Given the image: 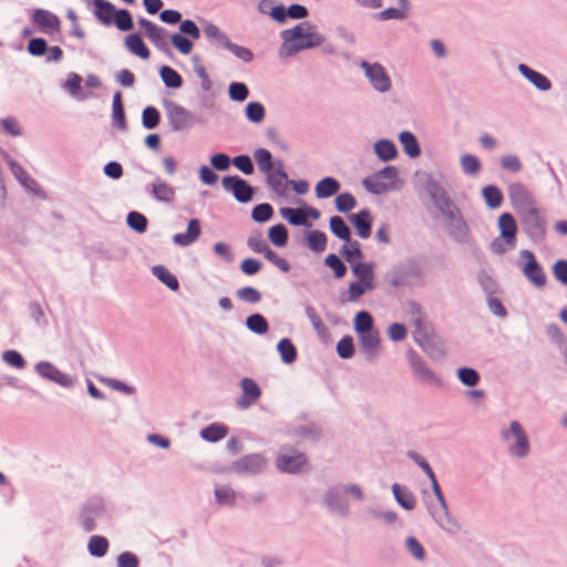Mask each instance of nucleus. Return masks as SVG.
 <instances>
[{
  "instance_id": "42",
  "label": "nucleus",
  "mask_w": 567,
  "mask_h": 567,
  "mask_svg": "<svg viewBox=\"0 0 567 567\" xmlns=\"http://www.w3.org/2000/svg\"><path fill=\"white\" fill-rule=\"evenodd\" d=\"M258 168L265 174L274 168L271 153L266 148H258L254 153Z\"/></svg>"
},
{
  "instance_id": "32",
  "label": "nucleus",
  "mask_w": 567,
  "mask_h": 567,
  "mask_svg": "<svg viewBox=\"0 0 567 567\" xmlns=\"http://www.w3.org/2000/svg\"><path fill=\"white\" fill-rule=\"evenodd\" d=\"M399 140H400V143L404 150V152L410 156V157H416L420 155V147H419V143L415 138V136L405 131V132H402L399 136Z\"/></svg>"
},
{
  "instance_id": "34",
  "label": "nucleus",
  "mask_w": 567,
  "mask_h": 567,
  "mask_svg": "<svg viewBox=\"0 0 567 567\" xmlns=\"http://www.w3.org/2000/svg\"><path fill=\"white\" fill-rule=\"evenodd\" d=\"M341 254L346 258L348 262L352 266L353 264L361 261L362 259V252L360 249V244L358 241H352L351 238L349 241H346L344 246L342 247Z\"/></svg>"
},
{
  "instance_id": "12",
  "label": "nucleus",
  "mask_w": 567,
  "mask_h": 567,
  "mask_svg": "<svg viewBox=\"0 0 567 567\" xmlns=\"http://www.w3.org/2000/svg\"><path fill=\"white\" fill-rule=\"evenodd\" d=\"M33 22L41 29L42 32L52 34L59 31V18L43 9H37L32 16Z\"/></svg>"
},
{
  "instance_id": "31",
  "label": "nucleus",
  "mask_w": 567,
  "mask_h": 567,
  "mask_svg": "<svg viewBox=\"0 0 567 567\" xmlns=\"http://www.w3.org/2000/svg\"><path fill=\"white\" fill-rule=\"evenodd\" d=\"M227 435V427L223 424L213 423L200 431V436L208 442H217Z\"/></svg>"
},
{
  "instance_id": "58",
  "label": "nucleus",
  "mask_w": 567,
  "mask_h": 567,
  "mask_svg": "<svg viewBox=\"0 0 567 567\" xmlns=\"http://www.w3.org/2000/svg\"><path fill=\"white\" fill-rule=\"evenodd\" d=\"M224 48L228 49L234 55L244 62H250L254 58L252 52L248 48L235 44L230 40H228Z\"/></svg>"
},
{
  "instance_id": "24",
  "label": "nucleus",
  "mask_w": 567,
  "mask_h": 567,
  "mask_svg": "<svg viewBox=\"0 0 567 567\" xmlns=\"http://www.w3.org/2000/svg\"><path fill=\"white\" fill-rule=\"evenodd\" d=\"M94 14L104 24H112L115 14V7L106 0H94Z\"/></svg>"
},
{
  "instance_id": "19",
  "label": "nucleus",
  "mask_w": 567,
  "mask_h": 567,
  "mask_svg": "<svg viewBox=\"0 0 567 567\" xmlns=\"http://www.w3.org/2000/svg\"><path fill=\"white\" fill-rule=\"evenodd\" d=\"M276 169L266 173L269 185L277 193H282L289 183L288 175L282 171V162H276Z\"/></svg>"
},
{
  "instance_id": "29",
  "label": "nucleus",
  "mask_w": 567,
  "mask_h": 567,
  "mask_svg": "<svg viewBox=\"0 0 567 567\" xmlns=\"http://www.w3.org/2000/svg\"><path fill=\"white\" fill-rule=\"evenodd\" d=\"M362 184L365 187V189L372 194H382L393 188L392 185H390L388 182L382 181L375 174L365 177L362 181Z\"/></svg>"
},
{
  "instance_id": "54",
  "label": "nucleus",
  "mask_w": 567,
  "mask_h": 567,
  "mask_svg": "<svg viewBox=\"0 0 567 567\" xmlns=\"http://www.w3.org/2000/svg\"><path fill=\"white\" fill-rule=\"evenodd\" d=\"M113 23L122 31H128L133 28V20L127 10L115 11Z\"/></svg>"
},
{
  "instance_id": "13",
  "label": "nucleus",
  "mask_w": 567,
  "mask_h": 567,
  "mask_svg": "<svg viewBox=\"0 0 567 567\" xmlns=\"http://www.w3.org/2000/svg\"><path fill=\"white\" fill-rule=\"evenodd\" d=\"M138 22L144 29L145 35L150 39V41L158 49L164 50V48L167 45V34L165 30L146 19H140Z\"/></svg>"
},
{
  "instance_id": "43",
  "label": "nucleus",
  "mask_w": 567,
  "mask_h": 567,
  "mask_svg": "<svg viewBox=\"0 0 567 567\" xmlns=\"http://www.w3.org/2000/svg\"><path fill=\"white\" fill-rule=\"evenodd\" d=\"M246 326L250 331L258 334H264L269 329L267 320L259 313L249 316L246 320Z\"/></svg>"
},
{
  "instance_id": "38",
  "label": "nucleus",
  "mask_w": 567,
  "mask_h": 567,
  "mask_svg": "<svg viewBox=\"0 0 567 567\" xmlns=\"http://www.w3.org/2000/svg\"><path fill=\"white\" fill-rule=\"evenodd\" d=\"M153 274L158 280L166 285L172 290H177L179 287L177 278L164 266H155Z\"/></svg>"
},
{
  "instance_id": "44",
  "label": "nucleus",
  "mask_w": 567,
  "mask_h": 567,
  "mask_svg": "<svg viewBox=\"0 0 567 567\" xmlns=\"http://www.w3.org/2000/svg\"><path fill=\"white\" fill-rule=\"evenodd\" d=\"M483 196L486 204L492 208H497L502 205L503 194L498 187L489 185L483 188Z\"/></svg>"
},
{
  "instance_id": "57",
  "label": "nucleus",
  "mask_w": 567,
  "mask_h": 567,
  "mask_svg": "<svg viewBox=\"0 0 567 567\" xmlns=\"http://www.w3.org/2000/svg\"><path fill=\"white\" fill-rule=\"evenodd\" d=\"M237 297L247 303H258L261 300V293L254 287H244L237 291Z\"/></svg>"
},
{
  "instance_id": "36",
  "label": "nucleus",
  "mask_w": 567,
  "mask_h": 567,
  "mask_svg": "<svg viewBox=\"0 0 567 567\" xmlns=\"http://www.w3.org/2000/svg\"><path fill=\"white\" fill-rule=\"evenodd\" d=\"M161 78L167 87L177 89L183 84V79L173 68L164 65L159 70Z\"/></svg>"
},
{
  "instance_id": "39",
  "label": "nucleus",
  "mask_w": 567,
  "mask_h": 567,
  "mask_svg": "<svg viewBox=\"0 0 567 567\" xmlns=\"http://www.w3.org/2000/svg\"><path fill=\"white\" fill-rule=\"evenodd\" d=\"M277 349L280 353L281 360L285 363L289 364V363H292L296 361L297 350H296V347L293 346V343L289 339H287V338L281 339L278 342Z\"/></svg>"
},
{
  "instance_id": "47",
  "label": "nucleus",
  "mask_w": 567,
  "mask_h": 567,
  "mask_svg": "<svg viewBox=\"0 0 567 567\" xmlns=\"http://www.w3.org/2000/svg\"><path fill=\"white\" fill-rule=\"evenodd\" d=\"M324 264L332 269L334 277L340 279L343 278L347 274V267L342 262V260L334 254H329L326 259Z\"/></svg>"
},
{
  "instance_id": "15",
  "label": "nucleus",
  "mask_w": 567,
  "mask_h": 567,
  "mask_svg": "<svg viewBox=\"0 0 567 567\" xmlns=\"http://www.w3.org/2000/svg\"><path fill=\"white\" fill-rule=\"evenodd\" d=\"M243 395L238 400V405L243 409L249 408L256 403L261 395L259 385L250 378H244L241 380Z\"/></svg>"
},
{
  "instance_id": "7",
  "label": "nucleus",
  "mask_w": 567,
  "mask_h": 567,
  "mask_svg": "<svg viewBox=\"0 0 567 567\" xmlns=\"http://www.w3.org/2000/svg\"><path fill=\"white\" fill-rule=\"evenodd\" d=\"M221 184L240 203H247L252 198V187L239 176H225Z\"/></svg>"
},
{
  "instance_id": "45",
  "label": "nucleus",
  "mask_w": 567,
  "mask_h": 567,
  "mask_svg": "<svg viewBox=\"0 0 567 567\" xmlns=\"http://www.w3.org/2000/svg\"><path fill=\"white\" fill-rule=\"evenodd\" d=\"M268 236L270 241L277 247H284L288 241V233L282 224L270 227Z\"/></svg>"
},
{
  "instance_id": "30",
  "label": "nucleus",
  "mask_w": 567,
  "mask_h": 567,
  "mask_svg": "<svg viewBox=\"0 0 567 567\" xmlns=\"http://www.w3.org/2000/svg\"><path fill=\"white\" fill-rule=\"evenodd\" d=\"M307 246L316 252H321L327 247V236L320 230H311L306 235Z\"/></svg>"
},
{
  "instance_id": "23",
  "label": "nucleus",
  "mask_w": 567,
  "mask_h": 567,
  "mask_svg": "<svg viewBox=\"0 0 567 567\" xmlns=\"http://www.w3.org/2000/svg\"><path fill=\"white\" fill-rule=\"evenodd\" d=\"M8 164L14 177L21 183L23 187L29 190L35 192L39 187L38 183L30 177V175L23 169L21 165L8 158Z\"/></svg>"
},
{
  "instance_id": "10",
  "label": "nucleus",
  "mask_w": 567,
  "mask_h": 567,
  "mask_svg": "<svg viewBox=\"0 0 567 567\" xmlns=\"http://www.w3.org/2000/svg\"><path fill=\"white\" fill-rule=\"evenodd\" d=\"M270 17L279 22H286L287 18L291 19H303L308 16V10L301 4H291L288 9L284 6L274 7L270 11Z\"/></svg>"
},
{
  "instance_id": "21",
  "label": "nucleus",
  "mask_w": 567,
  "mask_h": 567,
  "mask_svg": "<svg viewBox=\"0 0 567 567\" xmlns=\"http://www.w3.org/2000/svg\"><path fill=\"white\" fill-rule=\"evenodd\" d=\"M340 189V183L333 177H324L320 179L315 187L318 198H328L336 195Z\"/></svg>"
},
{
  "instance_id": "28",
  "label": "nucleus",
  "mask_w": 567,
  "mask_h": 567,
  "mask_svg": "<svg viewBox=\"0 0 567 567\" xmlns=\"http://www.w3.org/2000/svg\"><path fill=\"white\" fill-rule=\"evenodd\" d=\"M374 152L378 155V157L383 162L394 159L398 154L395 145L388 140L378 141L374 144Z\"/></svg>"
},
{
  "instance_id": "25",
  "label": "nucleus",
  "mask_w": 567,
  "mask_h": 567,
  "mask_svg": "<svg viewBox=\"0 0 567 567\" xmlns=\"http://www.w3.org/2000/svg\"><path fill=\"white\" fill-rule=\"evenodd\" d=\"M125 45L131 53L137 55L138 58L144 60L150 58V50L138 34L127 35L125 39Z\"/></svg>"
},
{
  "instance_id": "18",
  "label": "nucleus",
  "mask_w": 567,
  "mask_h": 567,
  "mask_svg": "<svg viewBox=\"0 0 567 567\" xmlns=\"http://www.w3.org/2000/svg\"><path fill=\"white\" fill-rule=\"evenodd\" d=\"M359 237L367 239L371 236L372 216L368 209H362L350 217Z\"/></svg>"
},
{
  "instance_id": "33",
  "label": "nucleus",
  "mask_w": 567,
  "mask_h": 567,
  "mask_svg": "<svg viewBox=\"0 0 567 567\" xmlns=\"http://www.w3.org/2000/svg\"><path fill=\"white\" fill-rule=\"evenodd\" d=\"M87 550L94 557H103L109 550V542L103 536H92L87 543Z\"/></svg>"
},
{
  "instance_id": "49",
  "label": "nucleus",
  "mask_w": 567,
  "mask_h": 567,
  "mask_svg": "<svg viewBox=\"0 0 567 567\" xmlns=\"http://www.w3.org/2000/svg\"><path fill=\"white\" fill-rule=\"evenodd\" d=\"M354 329L358 333L367 332L373 329V319L367 311H360L354 319Z\"/></svg>"
},
{
  "instance_id": "5",
  "label": "nucleus",
  "mask_w": 567,
  "mask_h": 567,
  "mask_svg": "<svg viewBox=\"0 0 567 567\" xmlns=\"http://www.w3.org/2000/svg\"><path fill=\"white\" fill-rule=\"evenodd\" d=\"M374 90L384 93L391 89L392 82L385 69L380 63L362 61L360 64Z\"/></svg>"
},
{
  "instance_id": "27",
  "label": "nucleus",
  "mask_w": 567,
  "mask_h": 567,
  "mask_svg": "<svg viewBox=\"0 0 567 567\" xmlns=\"http://www.w3.org/2000/svg\"><path fill=\"white\" fill-rule=\"evenodd\" d=\"M153 196L161 202H173L175 198V189L167 183L157 181L152 186Z\"/></svg>"
},
{
  "instance_id": "50",
  "label": "nucleus",
  "mask_w": 567,
  "mask_h": 567,
  "mask_svg": "<svg viewBox=\"0 0 567 567\" xmlns=\"http://www.w3.org/2000/svg\"><path fill=\"white\" fill-rule=\"evenodd\" d=\"M127 225L137 233H144L147 227L146 217L138 212H131L126 218Z\"/></svg>"
},
{
  "instance_id": "6",
  "label": "nucleus",
  "mask_w": 567,
  "mask_h": 567,
  "mask_svg": "<svg viewBox=\"0 0 567 567\" xmlns=\"http://www.w3.org/2000/svg\"><path fill=\"white\" fill-rule=\"evenodd\" d=\"M277 467L281 472L297 473L307 465V457L305 454L284 447L277 456Z\"/></svg>"
},
{
  "instance_id": "40",
  "label": "nucleus",
  "mask_w": 567,
  "mask_h": 567,
  "mask_svg": "<svg viewBox=\"0 0 567 567\" xmlns=\"http://www.w3.org/2000/svg\"><path fill=\"white\" fill-rule=\"evenodd\" d=\"M82 78L76 73L68 75L64 89L74 97L83 100L86 97L81 90Z\"/></svg>"
},
{
  "instance_id": "3",
  "label": "nucleus",
  "mask_w": 567,
  "mask_h": 567,
  "mask_svg": "<svg viewBox=\"0 0 567 567\" xmlns=\"http://www.w3.org/2000/svg\"><path fill=\"white\" fill-rule=\"evenodd\" d=\"M519 256L525 260V264L520 267L524 276L535 287L543 288L546 285L547 279L544 269L537 262L535 255L527 249H523L519 251Z\"/></svg>"
},
{
  "instance_id": "41",
  "label": "nucleus",
  "mask_w": 567,
  "mask_h": 567,
  "mask_svg": "<svg viewBox=\"0 0 567 567\" xmlns=\"http://www.w3.org/2000/svg\"><path fill=\"white\" fill-rule=\"evenodd\" d=\"M399 3L401 6L400 9L395 8H388L379 13V18L381 20H402L406 17V11L409 8V1L408 0H399Z\"/></svg>"
},
{
  "instance_id": "62",
  "label": "nucleus",
  "mask_w": 567,
  "mask_h": 567,
  "mask_svg": "<svg viewBox=\"0 0 567 567\" xmlns=\"http://www.w3.org/2000/svg\"><path fill=\"white\" fill-rule=\"evenodd\" d=\"M216 501L219 504H233L235 502V492L229 486H219L215 489Z\"/></svg>"
},
{
  "instance_id": "52",
  "label": "nucleus",
  "mask_w": 567,
  "mask_h": 567,
  "mask_svg": "<svg viewBox=\"0 0 567 567\" xmlns=\"http://www.w3.org/2000/svg\"><path fill=\"white\" fill-rule=\"evenodd\" d=\"M336 207L341 213H348L355 207V198L350 193H341L336 197Z\"/></svg>"
},
{
  "instance_id": "2",
  "label": "nucleus",
  "mask_w": 567,
  "mask_h": 567,
  "mask_svg": "<svg viewBox=\"0 0 567 567\" xmlns=\"http://www.w3.org/2000/svg\"><path fill=\"white\" fill-rule=\"evenodd\" d=\"M375 264L372 261H358L352 265L351 272L355 278L350 282L342 298L347 302H357L364 293L377 288Z\"/></svg>"
},
{
  "instance_id": "63",
  "label": "nucleus",
  "mask_w": 567,
  "mask_h": 567,
  "mask_svg": "<svg viewBox=\"0 0 567 567\" xmlns=\"http://www.w3.org/2000/svg\"><path fill=\"white\" fill-rule=\"evenodd\" d=\"M2 359L7 364L17 369H22L25 365V361L22 355L14 350H8L3 352Z\"/></svg>"
},
{
  "instance_id": "17",
  "label": "nucleus",
  "mask_w": 567,
  "mask_h": 567,
  "mask_svg": "<svg viewBox=\"0 0 567 567\" xmlns=\"http://www.w3.org/2000/svg\"><path fill=\"white\" fill-rule=\"evenodd\" d=\"M37 371L42 377L52 380L63 386H70L72 384V379L58 370L54 365L49 362H41L37 365Z\"/></svg>"
},
{
  "instance_id": "60",
  "label": "nucleus",
  "mask_w": 567,
  "mask_h": 567,
  "mask_svg": "<svg viewBox=\"0 0 567 567\" xmlns=\"http://www.w3.org/2000/svg\"><path fill=\"white\" fill-rule=\"evenodd\" d=\"M274 209L269 204L257 205L251 213L254 220L264 223L271 218Z\"/></svg>"
},
{
  "instance_id": "51",
  "label": "nucleus",
  "mask_w": 567,
  "mask_h": 567,
  "mask_svg": "<svg viewBox=\"0 0 567 567\" xmlns=\"http://www.w3.org/2000/svg\"><path fill=\"white\" fill-rule=\"evenodd\" d=\"M461 166L464 173L475 175L481 171V163L475 155L465 154L461 157Z\"/></svg>"
},
{
  "instance_id": "20",
  "label": "nucleus",
  "mask_w": 567,
  "mask_h": 567,
  "mask_svg": "<svg viewBox=\"0 0 567 567\" xmlns=\"http://www.w3.org/2000/svg\"><path fill=\"white\" fill-rule=\"evenodd\" d=\"M518 70L538 90L547 91L550 89V81L542 73L528 68L526 64H519Z\"/></svg>"
},
{
  "instance_id": "16",
  "label": "nucleus",
  "mask_w": 567,
  "mask_h": 567,
  "mask_svg": "<svg viewBox=\"0 0 567 567\" xmlns=\"http://www.w3.org/2000/svg\"><path fill=\"white\" fill-rule=\"evenodd\" d=\"M202 233L200 223L198 219H190L185 233L175 234L173 243L181 247H187L195 243Z\"/></svg>"
},
{
  "instance_id": "22",
  "label": "nucleus",
  "mask_w": 567,
  "mask_h": 567,
  "mask_svg": "<svg viewBox=\"0 0 567 567\" xmlns=\"http://www.w3.org/2000/svg\"><path fill=\"white\" fill-rule=\"evenodd\" d=\"M409 362L416 378L426 382H430L434 379V375L431 372V370L427 368L425 362L417 357L415 352L411 351L409 353Z\"/></svg>"
},
{
  "instance_id": "14",
  "label": "nucleus",
  "mask_w": 567,
  "mask_h": 567,
  "mask_svg": "<svg viewBox=\"0 0 567 567\" xmlns=\"http://www.w3.org/2000/svg\"><path fill=\"white\" fill-rule=\"evenodd\" d=\"M498 227L501 237L505 240L506 245L509 248H514L517 234V225L514 217L508 213L502 214L498 218Z\"/></svg>"
},
{
  "instance_id": "48",
  "label": "nucleus",
  "mask_w": 567,
  "mask_h": 567,
  "mask_svg": "<svg viewBox=\"0 0 567 567\" xmlns=\"http://www.w3.org/2000/svg\"><path fill=\"white\" fill-rule=\"evenodd\" d=\"M360 341L365 350L375 351L380 346L379 332L373 329L367 332H361Z\"/></svg>"
},
{
  "instance_id": "1",
  "label": "nucleus",
  "mask_w": 567,
  "mask_h": 567,
  "mask_svg": "<svg viewBox=\"0 0 567 567\" xmlns=\"http://www.w3.org/2000/svg\"><path fill=\"white\" fill-rule=\"evenodd\" d=\"M282 44L280 47L281 56H290L300 51L320 47L324 37L317 31V27L309 22H301L291 29L280 32Z\"/></svg>"
},
{
  "instance_id": "61",
  "label": "nucleus",
  "mask_w": 567,
  "mask_h": 567,
  "mask_svg": "<svg viewBox=\"0 0 567 567\" xmlns=\"http://www.w3.org/2000/svg\"><path fill=\"white\" fill-rule=\"evenodd\" d=\"M337 352L342 359L351 358L354 353L352 338L349 336L343 337L337 344Z\"/></svg>"
},
{
  "instance_id": "8",
  "label": "nucleus",
  "mask_w": 567,
  "mask_h": 567,
  "mask_svg": "<svg viewBox=\"0 0 567 567\" xmlns=\"http://www.w3.org/2000/svg\"><path fill=\"white\" fill-rule=\"evenodd\" d=\"M282 218L288 220L293 226H309L308 218L318 219L320 212L313 207L307 208H290L285 207L280 209Z\"/></svg>"
},
{
  "instance_id": "11",
  "label": "nucleus",
  "mask_w": 567,
  "mask_h": 567,
  "mask_svg": "<svg viewBox=\"0 0 567 567\" xmlns=\"http://www.w3.org/2000/svg\"><path fill=\"white\" fill-rule=\"evenodd\" d=\"M509 429L516 440V444L509 446V452L518 457L526 456L529 452V443L522 425L517 421H513Z\"/></svg>"
},
{
  "instance_id": "64",
  "label": "nucleus",
  "mask_w": 567,
  "mask_h": 567,
  "mask_svg": "<svg viewBox=\"0 0 567 567\" xmlns=\"http://www.w3.org/2000/svg\"><path fill=\"white\" fill-rule=\"evenodd\" d=\"M553 274L560 284L567 285V261H556L553 266Z\"/></svg>"
},
{
  "instance_id": "35",
  "label": "nucleus",
  "mask_w": 567,
  "mask_h": 567,
  "mask_svg": "<svg viewBox=\"0 0 567 567\" xmlns=\"http://www.w3.org/2000/svg\"><path fill=\"white\" fill-rule=\"evenodd\" d=\"M122 96L120 92H116L113 96V123L120 130H126V120L124 114V107L121 101Z\"/></svg>"
},
{
  "instance_id": "9",
  "label": "nucleus",
  "mask_w": 567,
  "mask_h": 567,
  "mask_svg": "<svg viewBox=\"0 0 567 567\" xmlns=\"http://www.w3.org/2000/svg\"><path fill=\"white\" fill-rule=\"evenodd\" d=\"M266 466V460L260 454H249L234 462L231 470L238 474H257Z\"/></svg>"
},
{
  "instance_id": "59",
  "label": "nucleus",
  "mask_w": 567,
  "mask_h": 567,
  "mask_svg": "<svg viewBox=\"0 0 567 567\" xmlns=\"http://www.w3.org/2000/svg\"><path fill=\"white\" fill-rule=\"evenodd\" d=\"M228 93L231 100L243 102L248 97L249 91L244 83L234 82L229 85Z\"/></svg>"
},
{
  "instance_id": "53",
  "label": "nucleus",
  "mask_w": 567,
  "mask_h": 567,
  "mask_svg": "<svg viewBox=\"0 0 567 567\" xmlns=\"http://www.w3.org/2000/svg\"><path fill=\"white\" fill-rule=\"evenodd\" d=\"M246 116L254 123H260L265 117V109L261 103L250 102L246 106Z\"/></svg>"
},
{
  "instance_id": "37",
  "label": "nucleus",
  "mask_w": 567,
  "mask_h": 567,
  "mask_svg": "<svg viewBox=\"0 0 567 567\" xmlns=\"http://www.w3.org/2000/svg\"><path fill=\"white\" fill-rule=\"evenodd\" d=\"M330 229L334 236L343 241H349L351 233L344 220L340 216L330 218Z\"/></svg>"
},
{
  "instance_id": "46",
  "label": "nucleus",
  "mask_w": 567,
  "mask_h": 567,
  "mask_svg": "<svg viewBox=\"0 0 567 567\" xmlns=\"http://www.w3.org/2000/svg\"><path fill=\"white\" fill-rule=\"evenodd\" d=\"M161 121V114L157 109L147 106L144 109L142 114L143 126L147 130L155 128Z\"/></svg>"
},
{
  "instance_id": "55",
  "label": "nucleus",
  "mask_w": 567,
  "mask_h": 567,
  "mask_svg": "<svg viewBox=\"0 0 567 567\" xmlns=\"http://www.w3.org/2000/svg\"><path fill=\"white\" fill-rule=\"evenodd\" d=\"M460 381L467 386H474L480 381V374L477 371L471 368H462L457 371Z\"/></svg>"
},
{
  "instance_id": "26",
  "label": "nucleus",
  "mask_w": 567,
  "mask_h": 567,
  "mask_svg": "<svg viewBox=\"0 0 567 567\" xmlns=\"http://www.w3.org/2000/svg\"><path fill=\"white\" fill-rule=\"evenodd\" d=\"M392 491L396 502L405 509H413L416 505L415 497L405 487H401L399 484L392 485Z\"/></svg>"
},
{
  "instance_id": "4",
  "label": "nucleus",
  "mask_w": 567,
  "mask_h": 567,
  "mask_svg": "<svg viewBox=\"0 0 567 567\" xmlns=\"http://www.w3.org/2000/svg\"><path fill=\"white\" fill-rule=\"evenodd\" d=\"M165 110L168 123L175 131L187 130L195 123L193 113L176 102H167Z\"/></svg>"
},
{
  "instance_id": "56",
  "label": "nucleus",
  "mask_w": 567,
  "mask_h": 567,
  "mask_svg": "<svg viewBox=\"0 0 567 567\" xmlns=\"http://www.w3.org/2000/svg\"><path fill=\"white\" fill-rule=\"evenodd\" d=\"M173 45L182 53L189 54L193 50V42L181 33H175L171 37Z\"/></svg>"
}]
</instances>
